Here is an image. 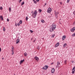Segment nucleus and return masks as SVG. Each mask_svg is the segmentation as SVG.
<instances>
[{
	"mask_svg": "<svg viewBox=\"0 0 75 75\" xmlns=\"http://www.w3.org/2000/svg\"><path fill=\"white\" fill-rule=\"evenodd\" d=\"M56 28V24H55L54 23H53L50 29V32H52V31H54L55 30V28Z\"/></svg>",
	"mask_w": 75,
	"mask_h": 75,
	"instance_id": "obj_1",
	"label": "nucleus"
},
{
	"mask_svg": "<svg viewBox=\"0 0 75 75\" xmlns=\"http://www.w3.org/2000/svg\"><path fill=\"white\" fill-rule=\"evenodd\" d=\"M37 11L35 10L33 13L32 15V16H33L34 15L33 18H35L36 17V16H37Z\"/></svg>",
	"mask_w": 75,
	"mask_h": 75,
	"instance_id": "obj_2",
	"label": "nucleus"
},
{
	"mask_svg": "<svg viewBox=\"0 0 75 75\" xmlns=\"http://www.w3.org/2000/svg\"><path fill=\"white\" fill-rule=\"evenodd\" d=\"M54 12L55 16L56 17V18H58V15H57V14H59V12H57L56 11H54Z\"/></svg>",
	"mask_w": 75,
	"mask_h": 75,
	"instance_id": "obj_3",
	"label": "nucleus"
},
{
	"mask_svg": "<svg viewBox=\"0 0 75 75\" xmlns=\"http://www.w3.org/2000/svg\"><path fill=\"white\" fill-rule=\"evenodd\" d=\"M75 31V27H74L72 28H71L70 30V31L71 32H72L73 33L74 31Z\"/></svg>",
	"mask_w": 75,
	"mask_h": 75,
	"instance_id": "obj_4",
	"label": "nucleus"
},
{
	"mask_svg": "<svg viewBox=\"0 0 75 75\" xmlns=\"http://www.w3.org/2000/svg\"><path fill=\"white\" fill-rule=\"evenodd\" d=\"M52 11V9L51 8H49L48 9V10H47V13H51V11Z\"/></svg>",
	"mask_w": 75,
	"mask_h": 75,
	"instance_id": "obj_5",
	"label": "nucleus"
},
{
	"mask_svg": "<svg viewBox=\"0 0 75 75\" xmlns=\"http://www.w3.org/2000/svg\"><path fill=\"white\" fill-rule=\"evenodd\" d=\"M48 68V66H45L44 67H42V69H45V70H46Z\"/></svg>",
	"mask_w": 75,
	"mask_h": 75,
	"instance_id": "obj_6",
	"label": "nucleus"
},
{
	"mask_svg": "<svg viewBox=\"0 0 75 75\" xmlns=\"http://www.w3.org/2000/svg\"><path fill=\"white\" fill-rule=\"evenodd\" d=\"M75 71V67H74L72 69V74H74Z\"/></svg>",
	"mask_w": 75,
	"mask_h": 75,
	"instance_id": "obj_7",
	"label": "nucleus"
},
{
	"mask_svg": "<svg viewBox=\"0 0 75 75\" xmlns=\"http://www.w3.org/2000/svg\"><path fill=\"white\" fill-rule=\"evenodd\" d=\"M51 72L52 74H54L55 72V69L54 68L52 69L51 70Z\"/></svg>",
	"mask_w": 75,
	"mask_h": 75,
	"instance_id": "obj_8",
	"label": "nucleus"
},
{
	"mask_svg": "<svg viewBox=\"0 0 75 75\" xmlns=\"http://www.w3.org/2000/svg\"><path fill=\"white\" fill-rule=\"evenodd\" d=\"M24 61V59H23V60H21L20 62V64L21 65V64H22L23 62Z\"/></svg>",
	"mask_w": 75,
	"mask_h": 75,
	"instance_id": "obj_9",
	"label": "nucleus"
},
{
	"mask_svg": "<svg viewBox=\"0 0 75 75\" xmlns=\"http://www.w3.org/2000/svg\"><path fill=\"white\" fill-rule=\"evenodd\" d=\"M59 42L57 43L55 45V47H58V46H59Z\"/></svg>",
	"mask_w": 75,
	"mask_h": 75,
	"instance_id": "obj_10",
	"label": "nucleus"
},
{
	"mask_svg": "<svg viewBox=\"0 0 75 75\" xmlns=\"http://www.w3.org/2000/svg\"><path fill=\"white\" fill-rule=\"evenodd\" d=\"M34 58L35 60H36V61H38V60L39 59V58H38V57L37 56H35Z\"/></svg>",
	"mask_w": 75,
	"mask_h": 75,
	"instance_id": "obj_11",
	"label": "nucleus"
},
{
	"mask_svg": "<svg viewBox=\"0 0 75 75\" xmlns=\"http://www.w3.org/2000/svg\"><path fill=\"white\" fill-rule=\"evenodd\" d=\"M66 38V36L64 35L62 37V40H65V39Z\"/></svg>",
	"mask_w": 75,
	"mask_h": 75,
	"instance_id": "obj_12",
	"label": "nucleus"
},
{
	"mask_svg": "<svg viewBox=\"0 0 75 75\" xmlns=\"http://www.w3.org/2000/svg\"><path fill=\"white\" fill-rule=\"evenodd\" d=\"M67 44L66 43H65L63 44V48H65L66 46H67Z\"/></svg>",
	"mask_w": 75,
	"mask_h": 75,
	"instance_id": "obj_13",
	"label": "nucleus"
},
{
	"mask_svg": "<svg viewBox=\"0 0 75 75\" xmlns=\"http://www.w3.org/2000/svg\"><path fill=\"white\" fill-rule=\"evenodd\" d=\"M1 19L2 21H3V17L2 16H0V19Z\"/></svg>",
	"mask_w": 75,
	"mask_h": 75,
	"instance_id": "obj_14",
	"label": "nucleus"
},
{
	"mask_svg": "<svg viewBox=\"0 0 75 75\" xmlns=\"http://www.w3.org/2000/svg\"><path fill=\"white\" fill-rule=\"evenodd\" d=\"M57 65L58 67H59V65H60V62H57Z\"/></svg>",
	"mask_w": 75,
	"mask_h": 75,
	"instance_id": "obj_15",
	"label": "nucleus"
},
{
	"mask_svg": "<svg viewBox=\"0 0 75 75\" xmlns=\"http://www.w3.org/2000/svg\"><path fill=\"white\" fill-rule=\"evenodd\" d=\"M19 42H20V40H19V39H18L16 40V44H18V43H19Z\"/></svg>",
	"mask_w": 75,
	"mask_h": 75,
	"instance_id": "obj_16",
	"label": "nucleus"
},
{
	"mask_svg": "<svg viewBox=\"0 0 75 75\" xmlns=\"http://www.w3.org/2000/svg\"><path fill=\"white\" fill-rule=\"evenodd\" d=\"M11 50H12L11 51H14V47H11Z\"/></svg>",
	"mask_w": 75,
	"mask_h": 75,
	"instance_id": "obj_17",
	"label": "nucleus"
},
{
	"mask_svg": "<svg viewBox=\"0 0 75 75\" xmlns=\"http://www.w3.org/2000/svg\"><path fill=\"white\" fill-rule=\"evenodd\" d=\"M24 56H25V57H27V53L26 52H25L24 53Z\"/></svg>",
	"mask_w": 75,
	"mask_h": 75,
	"instance_id": "obj_18",
	"label": "nucleus"
},
{
	"mask_svg": "<svg viewBox=\"0 0 75 75\" xmlns=\"http://www.w3.org/2000/svg\"><path fill=\"white\" fill-rule=\"evenodd\" d=\"M67 60H65L64 61V63L65 65H66L67 64V63H66V62H67Z\"/></svg>",
	"mask_w": 75,
	"mask_h": 75,
	"instance_id": "obj_19",
	"label": "nucleus"
},
{
	"mask_svg": "<svg viewBox=\"0 0 75 75\" xmlns=\"http://www.w3.org/2000/svg\"><path fill=\"white\" fill-rule=\"evenodd\" d=\"M33 1H34V4H37V1H35V0H33Z\"/></svg>",
	"mask_w": 75,
	"mask_h": 75,
	"instance_id": "obj_20",
	"label": "nucleus"
},
{
	"mask_svg": "<svg viewBox=\"0 0 75 75\" xmlns=\"http://www.w3.org/2000/svg\"><path fill=\"white\" fill-rule=\"evenodd\" d=\"M21 6H23V4H24V2L23 1V2H21Z\"/></svg>",
	"mask_w": 75,
	"mask_h": 75,
	"instance_id": "obj_21",
	"label": "nucleus"
},
{
	"mask_svg": "<svg viewBox=\"0 0 75 75\" xmlns=\"http://www.w3.org/2000/svg\"><path fill=\"white\" fill-rule=\"evenodd\" d=\"M41 22H42V23H44V21L43 20H41Z\"/></svg>",
	"mask_w": 75,
	"mask_h": 75,
	"instance_id": "obj_22",
	"label": "nucleus"
},
{
	"mask_svg": "<svg viewBox=\"0 0 75 75\" xmlns=\"http://www.w3.org/2000/svg\"><path fill=\"white\" fill-rule=\"evenodd\" d=\"M11 8H9V11H10V12L11 11Z\"/></svg>",
	"mask_w": 75,
	"mask_h": 75,
	"instance_id": "obj_23",
	"label": "nucleus"
},
{
	"mask_svg": "<svg viewBox=\"0 0 75 75\" xmlns=\"http://www.w3.org/2000/svg\"><path fill=\"white\" fill-rule=\"evenodd\" d=\"M28 17L27 16L26 17V21H27L28 20Z\"/></svg>",
	"mask_w": 75,
	"mask_h": 75,
	"instance_id": "obj_24",
	"label": "nucleus"
},
{
	"mask_svg": "<svg viewBox=\"0 0 75 75\" xmlns=\"http://www.w3.org/2000/svg\"><path fill=\"white\" fill-rule=\"evenodd\" d=\"M3 30L4 31H6V30L5 29V28L4 27L3 28Z\"/></svg>",
	"mask_w": 75,
	"mask_h": 75,
	"instance_id": "obj_25",
	"label": "nucleus"
},
{
	"mask_svg": "<svg viewBox=\"0 0 75 75\" xmlns=\"http://www.w3.org/2000/svg\"><path fill=\"white\" fill-rule=\"evenodd\" d=\"M22 23H23V21L21 20H20V24H22Z\"/></svg>",
	"mask_w": 75,
	"mask_h": 75,
	"instance_id": "obj_26",
	"label": "nucleus"
},
{
	"mask_svg": "<svg viewBox=\"0 0 75 75\" xmlns=\"http://www.w3.org/2000/svg\"><path fill=\"white\" fill-rule=\"evenodd\" d=\"M70 0H67V3H69V2Z\"/></svg>",
	"mask_w": 75,
	"mask_h": 75,
	"instance_id": "obj_27",
	"label": "nucleus"
},
{
	"mask_svg": "<svg viewBox=\"0 0 75 75\" xmlns=\"http://www.w3.org/2000/svg\"><path fill=\"white\" fill-rule=\"evenodd\" d=\"M0 10H3V7H2V6L0 7Z\"/></svg>",
	"mask_w": 75,
	"mask_h": 75,
	"instance_id": "obj_28",
	"label": "nucleus"
},
{
	"mask_svg": "<svg viewBox=\"0 0 75 75\" xmlns=\"http://www.w3.org/2000/svg\"><path fill=\"white\" fill-rule=\"evenodd\" d=\"M39 11L40 13H41V12L42 11V10H41V9H40L39 10Z\"/></svg>",
	"mask_w": 75,
	"mask_h": 75,
	"instance_id": "obj_29",
	"label": "nucleus"
},
{
	"mask_svg": "<svg viewBox=\"0 0 75 75\" xmlns=\"http://www.w3.org/2000/svg\"><path fill=\"white\" fill-rule=\"evenodd\" d=\"M73 14L75 16V10L73 12Z\"/></svg>",
	"mask_w": 75,
	"mask_h": 75,
	"instance_id": "obj_30",
	"label": "nucleus"
},
{
	"mask_svg": "<svg viewBox=\"0 0 75 75\" xmlns=\"http://www.w3.org/2000/svg\"><path fill=\"white\" fill-rule=\"evenodd\" d=\"M30 31L31 33H33V31L31 30H30Z\"/></svg>",
	"mask_w": 75,
	"mask_h": 75,
	"instance_id": "obj_31",
	"label": "nucleus"
},
{
	"mask_svg": "<svg viewBox=\"0 0 75 75\" xmlns=\"http://www.w3.org/2000/svg\"><path fill=\"white\" fill-rule=\"evenodd\" d=\"M55 36V35H52V37H54V36Z\"/></svg>",
	"mask_w": 75,
	"mask_h": 75,
	"instance_id": "obj_32",
	"label": "nucleus"
},
{
	"mask_svg": "<svg viewBox=\"0 0 75 75\" xmlns=\"http://www.w3.org/2000/svg\"><path fill=\"white\" fill-rule=\"evenodd\" d=\"M12 53V55H13L14 54V51H11Z\"/></svg>",
	"mask_w": 75,
	"mask_h": 75,
	"instance_id": "obj_33",
	"label": "nucleus"
},
{
	"mask_svg": "<svg viewBox=\"0 0 75 75\" xmlns=\"http://www.w3.org/2000/svg\"><path fill=\"white\" fill-rule=\"evenodd\" d=\"M7 21H8H8H9V19L7 18Z\"/></svg>",
	"mask_w": 75,
	"mask_h": 75,
	"instance_id": "obj_34",
	"label": "nucleus"
},
{
	"mask_svg": "<svg viewBox=\"0 0 75 75\" xmlns=\"http://www.w3.org/2000/svg\"><path fill=\"white\" fill-rule=\"evenodd\" d=\"M15 25L16 26V27H17V23H16L15 24Z\"/></svg>",
	"mask_w": 75,
	"mask_h": 75,
	"instance_id": "obj_35",
	"label": "nucleus"
},
{
	"mask_svg": "<svg viewBox=\"0 0 75 75\" xmlns=\"http://www.w3.org/2000/svg\"><path fill=\"white\" fill-rule=\"evenodd\" d=\"M17 25H18V26H19L20 23H18V24H17Z\"/></svg>",
	"mask_w": 75,
	"mask_h": 75,
	"instance_id": "obj_36",
	"label": "nucleus"
},
{
	"mask_svg": "<svg viewBox=\"0 0 75 75\" xmlns=\"http://www.w3.org/2000/svg\"><path fill=\"white\" fill-rule=\"evenodd\" d=\"M40 47L39 46L38 47V50H40Z\"/></svg>",
	"mask_w": 75,
	"mask_h": 75,
	"instance_id": "obj_37",
	"label": "nucleus"
},
{
	"mask_svg": "<svg viewBox=\"0 0 75 75\" xmlns=\"http://www.w3.org/2000/svg\"><path fill=\"white\" fill-rule=\"evenodd\" d=\"M72 36H75V35L74 33L72 35Z\"/></svg>",
	"mask_w": 75,
	"mask_h": 75,
	"instance_id": "obj_38",
	"label": "nucleus"
},
{
	"mask_svg": "<svg viewBox=\"0 0 75 75\" xmlns=\"http://www.w3.org/2000/svg\"><path fill=\"white\" fill-rule=\"evenodd\" d=\"M60 4L61 5L62 4V2H60Z\"/></svg>",
	"mask_w": 75,
	"mask_h": 75,
	"instance_id": "obj_39",
	"label": "nucleus"
},
{
	"mask_svg": "<svg viewBox=\"0 0 75 75\" xmlns=\"http://www.w3.org/2000/svg\"><path fill=\"white\" fill-rule=\"evenodd\" d=\"M36 41V40H34V41H33V42H35V41Z\"/></svg>",
	"mask_w": 75,
	"mask_h": 75,
	"instance_id": "obj_40",
	"label": "nucleus"
},
{
	"mask_svg": "<svg viewBox=\"0 0 75 75\" xmlns=\"http://www.w3.org/2000/svg\"><path fill=\"white\" fill-rule=\"evenodd\" d=\"M36 1H37V2H38L40 1V0H36Z\"/></svg>",
	"mask_w": 75,
	"mask_h": 75,
	"instance_id": "obj_41",
	"label": "nucleus"
},
{
	"mask_svg": "<svg viewBox=\"0 0 75 75\" xmlns=\"http://www.w3.org/2000/svg\"><path fill=\"white\" fill-rule=\"evenodd\" d=\"M1 48H0V52H1Z\"/></svg>",
	"mask_w": 75,
	"mask_h": 75,
	"instance_id": "obj_42",
	"label": "nucleus"
},
{
	"mask_svg": "<svg viewBox=\"0 0 75 75\" xmlns=\"http://www.w3.org/2000/svg\"><path fill=\"white\" fill-rule=\"evenodd\" d=\"M21 1H22V0H20V1H19L20 3V2H21Z\"/></svg>",
	"mask_w": 75,
	"mask_h": 75,
	"instance_id": "obj_43",
	"label": "nucleus"
},
{
	"mask_svg": "<svg viewBox=\"0 0 75 75\" xmlns=\"http://www.w3.org/2000/svg\"><path fill=\"white\" fill-rule=\"evenodd\" d=\"M47 5V4L46 3L45 4V6H46Z\"/></svg>",
	"mask_w": 75,
	"mask_h": 75,
	"instance_id": "obj_44",
	"label": "nucleus"
},
{
	"mask_svg": "<svg viewBox=\"0 0 75 75\" xmlns=\"http://www.w3.org/2000/svg\"><path fill=\"white\" fill-rule=\"evenodd\" d=\"M61 20H62V19H59V21H61Z\"/></svg>",
	"mask_w": 75,
	"mask_h": 75,
	"instance_id": "obj_45",
	"label": "nucleus"
},
{
	"mask_svg": "<svg viewBox=\"0 0 75 75\" xmlns=\"http://www.w3.org/2000/svg\"><path fill=\"white\" fill-rule=\"evenodd\" d=\"M74 24H75V21L74 23Z\"/></svg>",
	"mask_w": 75,
	"mask_h": 75,
	"instance_id": "obj_46",
	"label": "nucleus"
},
{
	"mask_svg": "<svg viewBox=\"0 0 75 75\" xmlns=\"http://www.w3.org/2000/svg\"><path fill=\"white\" fill-rule=\"evenodd\" d=\"M52 64H53V63H51V65H52Z\"/></svg>",
	"mask_w": 75,
	"mask_h": 75,
	"instance_id": "obj_47",
	"label": "nucleus"
},
{
	"mask_svg": "<svg viewBox=\"0 0 75 75\" xmlns=\"http://www.w3.org/2000/svg\"><path fill=\"white\" fill-rule=\"evenodd\" d=\"M33 13V11H32L31 12V13Z\"/></svg>",
	"mask_w": 75,
	"mask_h": 75,
	"instance_id": "obj_48",
	"label": "nucleus"
},
{
	"mask_svg": "<svg viewBox=\"0 0 75 75\" xmlns=\"http://www.w3.org/2000/svg\"><path fill=\"white\" fill-rule=\"evenodd\" d=\"M2 59H4V58L3 57Z\"/></svg>",
	"mask_w": 75,
	"mask_h": 75,
	"instance_id": "obj_49",
	"label": "nucleus"
},
{
	"mask_svg": "<svg viewBox=\"0 0 75 75\" xmlns=\"http://www.w3.org/2000/svg\"><path fill=\"white\" fill-rule=\"evenodd\" d=\"M14 75H16V74H14Z\"/></svg>",
	"mask_w": 75,
	"mask_h": 75,
	"instance_id": "obj_50",
	"label": "nucleus"
},
{
	"mask_svg": "<svg viewBox=\"0 0 75 75\" xmlns=\"http://www.w3.org/2000/svg\"><path fill=\"white\" fill-rule=\"evenodd\" d=\"M74 35H75V33H74Z\"/></svg>",
	"mask_w": 75,
	"mask_h": 75,
	"instance_id": "obj_51",
	"label": "nucleus"
},
{
	"mask_svg": "<svg viewBox=\"0 0 75 75\" xmlns=\"http://www.w3.org/2000/svg\"><path fill=\"white\" fill-rule=\"evenodd\" d=\"M32 39H31V40H32Z\"/></svg>",
	"mask_w": 75,
	"mask_h": 75,
	"instance_id": "obj_52",
	"label": "nucleus"
},
{
	"mask_svg": "<svg viewBox=\"0 0 75 75\" xmlns=\"http://www.w3.org/2000/svg\"><path fill=\"white\" fill-rule=\"evenodd\" d=\"M13 1H14V0H12Z\"/></svg>",
	"mask_w": 75,
	"mask_h": 75,
	"instance_id": "obj_53",
	"label": "nucleus"
}]
</instances>
